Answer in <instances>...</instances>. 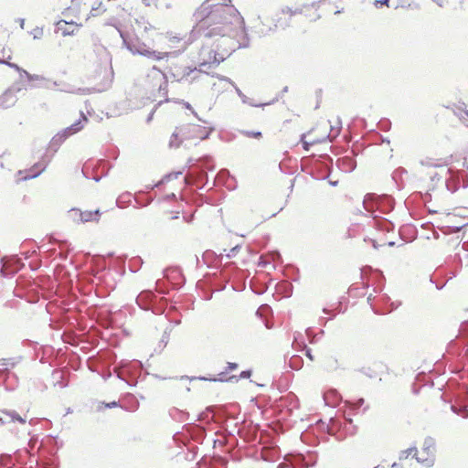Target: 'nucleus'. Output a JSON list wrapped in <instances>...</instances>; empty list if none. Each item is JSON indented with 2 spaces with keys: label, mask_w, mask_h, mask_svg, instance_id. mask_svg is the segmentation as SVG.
<instances>
[{
  "label": "nucleus",
  "mask_w": 468,
  "mask_h": 468,
  "mask_svg": "<svg viewBox=\"0 0 468 468\" xmlns=\"http://www.w3.org/2000/svg\"><path fill=\"white\" fill-rule=\"evenodd\" d=\"M231 0H207L194 13L193 37H226L234 32Z\"/></svg>",
  "instance_id": "nucleus-1"
},
{
  "label": "nucleus",
  "mask_w": 468,
  "mask_h": 468,
  "mask_svg": "<svg viewBox=\"0 0 468 468\" xmlns=\"http://www.w3.org/2000/svg\"><path fill=\"white\" fill-rule=\"evenodd\" d=\"M234 251V248L230 249L228 253H219L217 255L212 250H207L203 253L202 259L207 263L209 261H212V263L218 265L219 270V274L221 278L224 280V282H229V286L232 290H234V281H231V274L233 271L232 262L229 261L231 258V254ZM226 283L222 286H219L217 290L220 291L225 289Z\"/></svg>",
  "instance_id": "nucleus-2"
},
{
  "label": "nucleus",
  "mask_w": 468,
  "mask_h": 468,
  "mask_svg": "<svg viewBox=\"0 0 468 468\" xmlns=\"http://www.w3.org/2000/svg\"><path fill=\"white\" fill-rule=\"evenodd\" d=\"M143 365L139 360H122L114 367L118 378L125 381L129 386H135L142 374Z\"/></svg>",
  "instance_id": "nucleus-3"
},
{
  "label": "nucleus",
  "mask_w": 468,
  "mask_h": 468,
  "mask_svg": "<svg viewBox=\"0 0 468 468\" xmlns=\"http://www.w3.org/2000/svg\"><path fill=\"white\" fill-rule=\"evenodd\" d=\"M394 199L390 196H377L373 193H368L363 199L364 208L370 213H373L376 209H378L384 214L389 213L394 208Z\"/></svg>",
  "instance_id": "nucleus-4"
},
{
  "label": "nucleus",
  "mask_w": 468,
  "mask_h": 468,
  "mask_svg": "<svg viewBox=\"0 0 468 468\" xmlns=\"http://www.w3.org/2000/svg\"><path fill=\"white\" fill-rule=\"evenodd\" d=\"M123 44L133 54H139L154 60H160L168 56L169 53H160L151 50L144 43L141 42L137 37L129 38L122 32H120Z\"/></svg>",
  "instance_id": "nucleus-5"
},
{
  "label": "nucleus",
  "mask_w": 468,
  "mask_h": 468,
  "mask_svg": "<svg viewBox=\"0 0 468 468\" xmlns=\"http://www.w3.org/2000/svg\"><path fill=\"white\" fill-rule=\"evenodd\" d=\"M224 59V54L217 53L207 47H202L198 54V70L208 73V70L216 68Z\"/></svg>",
  "instance_id": "nucleus-6"
},
{
  "label": "nucleus",
  "mask_w": 468,
  "mask_h": 468,
  "mask_svg": "<svg viewBox=\"0 0 468 468\" xmlns=\"http://www.w3.org/2000/svg\"><path fill=\"white\" fill-rule=\"evenodd\" d=\"M83 122H88V118L81 112L80 118L72 123L70 126L65 128L60 133H58L50 141L49 148L53 149L54 152H57L58 147L63 144V142L69 136L75 134L80 132L83 127Z\"/></svg>",
  "instance_id": "nucleus-7"
},
{
  "label": "nucleus",
  "mask_w": 468,
  "mask_h": 468,
  "mask_svg": "<svg viewBox=\"0 0 468 468\" xmlns=\"http://www.w3.org/2000/svg\"><path fill=\"white\" fill-rule=\"evenodd\" d=\"M136 303L144 310H152L155 314L164 313L165 308L155 303V295L152 291H143L136 297Z\"/></svg>",
  "instance_id": "nucleus-8"
},
{
  "label": "nucleus",
  "mask_w": 468,
  "mask_h": 468,
  "mask_svg": "<svg viewBox=\"0 0 468 468\" xmlns=\"http://www.w3.org/2000/svg\"><path fill=\"white\" fill-rule=\"evenodd\" d=\"M435 444L436 442L434 438L431 436L426 437L423 441L422 452L426 453L427 457H416V461L427 468L432 467L435 463Z\"/></svg>",
  "instance_id": "nucleus-9"
},
{
  "label": "nucleus",
  "mask_w": 468,
  "mask_h": 468,
  "mask_svg": "<svg viewBox=\"0 0 468 468\" xmlns=\"http://www.w3.org/2000/svg\"><path fill=\"white\" fill-rule=\"evenodd\" d=\"M197 165H192V173L196 176L197 182L207 184V174L206 170H213L214 166L211 165V160L208 156L197 160Z\"/></svg>",
  "instance_id": "nucleus-10"
},
{
  "label": "nucleus",
  "mask_w": 468,
  "mask_h": 468,
  "mask_svg": "<svg viewBox=\"0 0 468 468\" xmlns=\"http://www.w3.org/2000/svg\"><path fill=\"white\" fill-rule=\"evenodd\" d=\"M1 265L2 276L7 277L17 272L22 268L23 263L16 256H5L1 259Z\"/></svg>",
  "instance_id": "nucleus-11"
},
{
  "label": "nucleus",
  "mask_w": 468,
  "mask_h": 468,
  "mask_svg": "<svg viewBox=\"0 0 468 468\" xmlns=\"http://www.w3.org/2000/svg\"><path fill=\"white\" fill-rule=\"evenodd\" d=\"M239 26L240 32L236 31V42H238L237 48H246L250 46V37L245 27V20L240 13L236 9V26Z\"/></svg>",
  "instance_id": "nucleus-12"
},
{
  "label": "nucleus",
  "mask_w": 468,
  "mask_h": 468,
  "mask_svg": "<svg viewBox=\"0 0 468 468\" xmlns=\"http://www.w3.org/2000/svg\"><path fill=\"white\" fill-rule=\"evenodd\" d=\"M234 370V362H228V366H227V369L225 371H222V372H219L216 377H213V378H206V377H193V378H188L186 376H183L181 377V379H189V380H194V379H199V380H204V381H219V382H225V381H229L231 380L234 376H229V374Z\"/></svg>",
  "instance_id": "nucleus-13"
},
{
  "label": "nucleus",
  "mask_w": 468,
  "mask_h": 468,
  "mask_svg": "<svg viewBox=\"0 0 468 468\" xmlns=\"http://www.w3.org/2000/svg\"><path fill=\"white\" fill-rule=\"evenodd\" d=\"M183 128L185 129L186 138L196 137L200 140L207 139L213 130V128L201 127L197 124H187L183 126Z\"/></svg>",
  "instance_id": "nucleus-14"
},
{
  "label": "nucleus",
  "mask_w": 468,
  "mask_h": 468,
  "mask_svg": "<svg viewBox=\"0 0 468 468\" xmlns=\"http://www.w3.org/2000/svg\"><path fill=\"white\" fill-rule=\"evenodd\" d=\"M228 460L222 456H215L214 458L207 461L203 458L197 463V468H227Z\"/></svg>",
  "instance_id": "nucleus-15"
},
{
  "label": "nucleus",
  "mask_w": 468,
  "mask_h": 468,
  "mask_svg": "<svg viewBox=\"0 0 468 468\" xmlns=\"http://www.w3.org/2000/svg\"><path fill=\"white\" fill-rule=\"evenodd\" d=\"M21 88H11L8 89L1 97H0V105L4 108H10L17 101V97L16 95V92L20 91Z\"/></svg>",
  "instance_id": "nucleus-16"
},
{
  "label": "nucleus",
  "mask_w": 468,
  "mask_h": 468,
  "mask_svg": "<svg viewBox=\"0 0 468 468\" xmlns=\"http://www.w3.org/2000/svg\"><path fill=\"white\" fill-rule=\"evenodd\" d=\"M194 70L190 68L175 65L170 69V75L176 81L186 79Z\"/></svg>",
  "instance_id": "nucleus-17"
},
{
  "label": "nucleus",
  "mask_w": 468,
  "mask_h": 468,
  "mask_svg": "<svg viewBox=\"0 0 468 468\" xmlns=\"http://www.w3.org/2000/svg\"><path fill=\"white\" fill-rule=\"evenodd\" d=\"M59 91L74 93L80 95L90 94L94 91L93 88H75L71 84L60 81V87L58 88Z\"/></svg>",
  "instance_id": "nucleus-18"
},
{
  "label": "nucleus",
  "mask_w": 468,
  "mask_h": 468,
  "mask_svg": "<svg viewBox=\"0 0 468 468\" xmlns=\"http://www.w3.org/2000/svg\"><path fill=\"white\" fill-rule=\"evenodd\" d=\"M298 466L306 468L302 455L286 457L285 463H280L277 468H297Z\"/></svg>",
  "instance_id": "nucleus-19"
},
{
  "label": "nucleus",
  "mask_w": 468,
  "mask_h": 468,
  "mask_svg": "<svg viewBox=\"0 0 468 468\" xmlns=\"http://www.w3.org/2000/svg\"><path fill=\"white\" fill-rule=\"evenodd\" d=\"M3 419L5 424L13 423L18 421L19 423H26V419L21 417L16 410H2Z\"/></svg>",
  "instance_id": "nucleus-20"
},
{
  "label": "nucleus",
  "mask_w": 468,
  "mask_h": 468,
  "mask_svg": "<svg viewBox=\"0 0 468 468\" xmlns=\"http://www.w3.org/2000/svg\"><path fill=\"white\" fill-rule=\"evenodd\" d=\"M184 139H187L185 129L183 126L177 127L170 138L169 146L171 148H177Z\"/></svg>",
  "instance_id": "nucleus-21"
},
{
  "label": "nucleus",
  "mask_w": 468,
  "mask_h": 468,
  "mask_svg": "<svg viewBox=\"0 0 468 468\" xmlns=\"http://www.w3.org/2000/svg\"><path fill=\"white\" fill-rule=\"evenodd\" d=\"M46 167V164H35L28 171H26L27 175L23 177V179L27 180L37 177L43 171H45Z\"/></svg>",
  "instance_id": "nucleus-22"
},
{
  "label": "nucleus",
  "mask_w": 468,
  "mask_h": 468,
  "mask_svg": "<svg viewBox=\"0 0 468 468\" xmlns=\"http://www.w3.org/2000/svg\"><path fill=\"white\" fill-rule=\"evenodd\" d=\"M336 165L341 170L345 172H352L356 166V161L346 156L339 158L336 162Z\"/></svg>",
  "instance_id": "nucleus-23"
},
{
  "label": "nucleus",
  "mask_w": 468,
  "mask_h": 468,
  "mask_svg": "<svg viewBox=\"0 0 468 468\" xmlns=\"http://www.w3.org/2000/svg\"><path fill=\"white\" fill-rule=\"evenodd\" d=\"M419 164L421 166L428 167V168H440L441 171H445V166L439 162V160H435L431 157H425L419 161Z\"/></svg>",
  "instance_id": "nucleus-24"
},
{
  "label": "nucleus",
  "mask_w": 468,
  "mask_h": 468,
  "mask_svg": "<svg viewBox=\"0 0 468 468\" xmlns=\"http://www.w3.org/2000/svg\"><path fill=\"white\" fill-rule=\"evenodd\" d=\"M100 209H95L93 211H82V223L98 222L100 219Z\"/></svg>",
  "instance_id": "nucleus-25"
},
{
  "label": "nucleus",
  "mask_w": 468,
  "mask_h": 468,
  "mask_svg": "<svg viewBox=\"0 0 468 468\" xmlns=\"http://www.w3.org/2000/svg\"><path fill=\"white\" fill-rule=\"evenodd\" d=\"M324 367L330 372L337 370L340 367L338 359L334 356L327 357L324 362Z\"/></svg>",
  "instance_id": "nucleus-26"
},
{
  "label": "nucleus",
  "mask_w": 468,
  "mask_h": 468,
  "mask_svg": "<svg viewBox=\"0 0 468 468\" xmlns=\"http://www.w3.org/2000/svg\"><path fill=\"white\" fill-rule=\"evenodd\" d=\"M377 226L379 229L387 232L392 231L395 228L394 224L386 218L377 220Z\"/></svg>",
  "instance_id": "nucleus-27"
},
{
  "label": "nucleus",
  "mask_w": 468,
  "mask_h": 468,
  "mask_svg": "<svg viewBox=\"0 0 468 468\" xmlns=\"http://www.w3.org/2000/svg\"><path fill=\"white\" fill-rule=\"evenodd\" d=\"M330 127H331V132L328 134V137L330 138V140H333L334 138L338 136V134L340 133V130H341V127H342L341 119L339 117H337L336 121H335V124H331Z\"/></svg>",
  "instance_id": "nucleus-28"
},
{
  "label": "nucleus",
  "mask_w": 468,
  "mask_h": 468,
  "mask_svg": "<svg viewBox=\"0 0 468 468\" xmlns=\"http://www.w3.org/2000/svg\"><path fill=\"white\" fill-rule=\"evenodd\" d=\"M340 399V395L336 391H333L330 394L324 396V401L327 405L332 407L336 406Z\"/></svg>",
  "instance_id": "nucleus-29"
},
{
  "label": "nucleus",
  "mask_w": 468,
  "mask_h": 468,
  "mask_svg": "<svg viewBox=\"0 0 468 468\" xmlns=\"http://www.w3.org/2000/svg\"><path fill=\"white\" fill-rule=\"evenodd\" d=\"M417 448L414 446V447H410L407 450H403L399 452V461H403V460H406L408 459L410 455H413V457H418L417 456Z\"/></svg>",
  "instance_id": "nucleus-30"
},
{
  "label": "nucleus",
  "mask_w": 468,
  "mask_h": 468,
  "mask_svg": "<svg viewBox=\"0 0 468 468\" xmlns=\"http://www.w3.org/2000/svg\"><path fill=\"white\" fill-rule=\"evenodd\" d=\"M69 218L77 223H82V211L78 208H72L69 211Z\"/></svg>",
  "instance_id": "nucleus-31"
},
{
  "label": "nucleus",
  "mask_w": 468,
  "mask_h": 468,
  "mask_svg": "<svg viewBox=\"0 0 468 468\" xmlns=\"http://www.w3.org/2000/svg\"><path fill=\"white\" fill-rule=\"evenodd\" d=\"M445 186L450 192L454 193L455 191L458 190V188L460 186V181H459V179L457 181H455L454 179H452V180L445 179Z\"/></svg>",
  "instance_id": "nucleus-32"
},
{
  "label": "nucleus",
  "mask_w": 468,
  "mask_h": 468,
  "mask_svg": "<svg viewBox=\"0 0 468 468\" xmlns=\"http://www.w3.org/2000/svg\"><path fill=\"white\" fill-rule=\"evenodd\" d=\"M449 173V169L445 168V171L440 170V172H435L433 174H431V181L432 183L441 181L443 176H446Z\"/></svg>",
  "instance_id": "nucleus-33"
},
{
  "label": "nucleus",
  "mask_w": 468,
  "mask_h": 468,
  "mask_svg": "<svg viewBox=\"0 0 468 468\" xmlns=\"http://www.w3.org/2000/svg\"><path fill=\"white\" fill-rule=\"evenodd\" d=\"M236 94H238L241 98V100L244 103H249L251 106L260 107V106H264V105L269 104V103L255 104V103L251 102L250 101V99L248 97H246L238 87H236Z\"/></svg>",
  "instance_id": "nucleus-34"
},
{
  "label": "nucleus",
  "mask_w": 468,
  "mask_h": 468,
  "mask_svg": "<svg viewBox=\"0 0 468 468\" xmlns=\"http://www.w3.org/2000/svg\"><path fill=\"white\" fill-rule=\"evenodd\" d=\"M12 463V458L9 455H1L0 456V466L3 468H14V464Z\"/></svg>",
  "instance_id": "nucleus-35"
},
{
  "label": "nucleus",
  "mask_w": 468,
  "mask_h": 468,
  "mask_svg": "<svg viewBox=\"0 0 468 468\" xmlns=\"http://www.w3.org/2000/svg\"><path fill=\"white\" fill-rule=\"evenodd\" d=\"M24 76H26L28 80H45V78L41 75L30 74L27 71H24Z\"/></svg>",
  "instance_id": "nucleus-36"
},
{
  "label": "nucleus",
  "mask_w": 468,
  "mask_h": 468,
  "mask_svg": "<svg viewBox=\"0 0 468 468\" xmlns=\"http://www.w3.org/2000/svg\"><path fill=\"white\" fill-rule=\"evenodd\" d=\"M34 39H39L43 36V28L37 27L31 32Z\"/></svg>",
  "instance_id": "nucleus-37"
},
{
  "label": "nucleus",
  "mask_w": 468,
  "mask_h": 468,
  "mask_svg": "<svg viewBox=\"0 0 468 468\" xmlns=\"http://www.w3.org/2000/svg\"><path fill=\"white\" fill-rule=\"evenodd\" d=\"M241 133L245 134L248 137L253 138H261L262 136L261 132H250V131H240Z\"/></svg>",
  "instance_id": "nucleus-38"
},
{
  "label": "nucleus",
  "mask_w": 468,
  "mask_h": 468,
  "mask_svg": "<svg viewBox=\"0 0 468 468\" xmlns=\"http://www.w3.org/2000/svg\"><path fill=\"white\" fill-rule=\"evenodd\" d=\"M251 374H252L251 369H247V370L241 371L238 377L236 376V381L238 380V378H241V379L249 378H250Z\"/></svg>",
  "instance_id": "nucleus-39"
},
{
  "label": "nucleus",
  "mask_w": 468,
  "mask_h": 468,
  "mask_svg": "<svg viewBox=\"0 0 468 468\" xmlns=\"http://www.w3.org/2000/svg\"><path fill=\"white\" fill-rule=\"evenodd\" d=\"M6 66H8L9 68H12L14 69H16L17 72L20 73V75H24V71H27L26 69H22L21 67H19L17 64L16 63H12V62H6Z\"/></svg>",
  "instance_id": "nucleus-40"
},
{
  "label": "nucleus",
  "mask_w": 468,
  "mask_h": 468,
  "mask_svg": "<svg viewBox=\"0 0 468 468\" xmlns=\"http://www.w3.org/2000/svg\"><path fill=\"white\" fill-rule=\"evenodd\" d=\"M170 175L165 176L160 181H158L156 184L153 185L151 186V189L158 188L160 187L165 181H168L170 179Z\"/></svg>",
  "instance_id": "nucleus-41"
},
{
  "label": "nucleus",
  "mask_w": 468,
  "mask_h": 468,
  "mask_svg": "<svg viewBox=\"0 0 468 468\" xmlns=\"http://www.w3.org/2000/svg\"><path fill=\"white\" fill-rule=\"evenodd\" d=\"M215 444H218L220 446L229 445V439H227L225 436H222L221 438H218L215 441Z\"/></svg>",
  "instance_id": "nucleus-42"
},
{
  "label": "nucleus",
  "mask_w": 468,
  "mask_h": 468,
  "mask_svg": "<svg viewBox=\"0 0 468 468\" xmlns=\"http://www.w3.org/2000/svg\"><path fill=\"white\" fill-rule=\"evenodd\" d=\"M304 137H305V134H302L301 136V142L303 144V147L305 151H309L310 150V146L313 144L312 143H308L306 141H304Z\"/></svg>",
  "instance_id": "nucleus-43"
},
{
  "label": "nucleus",
  "mask_w": 468,
  "mask_h": 468,
  "mask_svg": "<svg viewBox=\"0 0 468 468\" xmlns=\"http://www.w3.org/2000/svg\"><path fill=\"white\" fill-rule=\"evenodd\" d=\"M388 2L389 0H376L374 2V5L377 7V8H380L382 5H388Z\"/></svg>",
  "instance_id": "nucleus-44"
},
{
  "label": "nucleus",
  "mask_w": 468,
  "mask_h": 468,
  "mask_svg": "<svg viewBox=\"0 0 468 468\" xmlns=\"http://www.w3.org/2000/svg\"><path fill=\"white\" fill-rule=\"evenodd\" d=\"M303 350H304V355L310 359V360H314V356L312 354V350L311 348H309L307 346L304 345V347H303Z\"/></svg>",
  "instance_id": "nucleus-45"
},
{
  "label": "nucleus",
  "mask_w": 468,
  "mask_h": 468,
  "mask_svg": "<svg viewBox=\"0 0 468 468\" xmlns=\"http://www.w3.org/2000/svg\"><path fill=\"white\" fill-rule=\"evenodd\" d=\"M267 290V287L264 286V285H261L259 288H253L252 291L256 293V294H262L266 292Z\"/></svg>",
  "instance_id": "nucleus-46"
},
{
  "label": "nucleus",
  "mask_w": 468,
  "mask_h": 468,
  "mask_svg": "<svg viewBox=\"0 0 468 468\" xmlns=\"http://www.w3.org/2000/svg\"><path fill=\"white\" fill-rule=\"evenodd\" d=\"M133 263H142V259L140 257H137V258H133V260L130 261V269L132 270V271L134 272L137 270H133V266H132Z\"/></svg>",
  "instance_id": "nucleus-47"
},
{
  "label": "nucleus",
  "mask_w": 468,
  "mask_h": 468,
  "mask_svg": "<svg viewBox=\"0 0 468 468\" xmlns=\"http://www.w3.org/2000/svg\"><path fill=\"white\" fill-rule=\"evenodd\" d=\"M293 10L294 9H292L290 7H283L282 8V14H289L291 16H294L295 14L293 13Z\"/></svg>",
  "instance_id": "nucleus-48"
},
{
  "label": "nucleus",
  "mask_w": 468,
  "mask_h": 468,
  "mask_svg": "<svg viewBox=\"0 0 468 468\" xmlns=\"http://www.w3.org/2000/svg\"><path fill=\"white\" fill-rule=\"evenodd\" d=\"M406 173H407V170L405 168L399 167L395 170L393 177L397 176L398 175H402V174H406Z\"/></svg>",
  "instance_id": "nucleus-49"
},
{
  "label": "nucleus",
  "mask_w": 468,
  "mask_h": 468,
  "mask_svg": "<svg viewBox=\"0 0 468 468\" xmlns=\"http://www.w3.org/2000/svg\"><path fill=\"white\" fill-rule=\"evenodd\" d=\"M135 201H136L138 204H140L142 207H146V206H148L149 204H151V203H152V201H153V197H149V198H147V199H146V203H142L138 198H135Z\"/></svg>",
  "instance_id": "nucleus-50"
},
{
  "label": "nucleus",
  "mask_w": 468,
  "mask_h": 468,
  "mask_svg": "<svg viewBox=\"0 0 468 468\" xmlns=\"http://www.w3.org/2000/svg\"><path fill=\"white\" fill-rule=\"evenodd\" d=\"M263 311H264V312H269V311H271L270 306H269V305H262V306H261V307L258 309L257 314H260V313H261V312H263Z\"/></svg>",
  "instance_id": "nucleus-51"
},
{
  "label": "nucleus",
  "mask_w": 468,
  "mask_h": 468,
  "mask_svg": "<svg viewBox=\"0 0 468 468\" xmlns=\"http://www.w3.org/2000/svg\"><path fill=\"white\" fill-rule=\"evenodd\" d=\"M307 6H310V5H303V6H301V7H297V8H295V9L293 10V13H294L295 15H297V14H302V13H303V8H304V7H307Z\"/></svg>",
  "instance_id": "nucleus-52"
},
{
  "label": "nucleus",
  "mask_w": 468,
  "mask_h": 468,
  "mask_svg": "<svg viewBox=\"0 0 468 468\" xmlns=\"http://www.w3.org/2000/svg\"><path fill=\"white\" fill-rule=\"evenodd\" d=\"M104 406H105V408L112 409V408H115V407L119 406V403L117 401H112L110 403H105Z\"/></svg>",
  "instance_id": "nucleus-53"
},
{
  "label": "nucleus",
  "mask_w": 468,
  "mask_h": 468,
  "mask_svg": "<svg viewBox=\"0 0 468 468\" xmlns=\"http://www.w3.org/2000/svg\"><path fill=\"white\" fill-rule=\"evenodd\" d=\"M123 198V196H121L119 197L117 199H116V205L119 207H124V205H122V199Z\"/></svg>",
  "instance_id": "nucleus-54"
},
{
  "label": "nucleus",
  "mask_w": 468,
  "mask_h": 468,
  "mask_svg": "<svg viewBox=\"0 0 468 468\" xmlns=\"http://www.w3.org/2000/svg\"><path fill=\"white\" fill-rule=\"evenodd\" d=\"M138 407H139V402L135 399L133 405L131 408H129V410L134 411L138 409Z\"/></svg>",
  "instance_id": "nucleus-55"
},
{
  "label": "nucleus",
  "mask_w": 468,
  "mask_h": 468,
  "mask_svg": "<svg viewBox=\"0 0 468 468\" xmlns=\"http://www.w3.org/2000/svg\"><path fill=\"white\" fill-rule=\"evenodd\" d=\"M288 26H289V23L285 22V23L282 24V23H280V20H278L277 23L274 25L275 27H282L283 28H285Z\"/></svg>",
  "instance_id": "nucleus-56"
},
{
  "label": "nucleus",
  "mask_w": 468,
  "mask_h": 468,
  "mask_svg": "<svg viewBox=\"0 0 468 468\" xmlns=\"http://www.w3.org/2000/svg\"><path fill=\"white\" fill-rule=\"evenodd\" d=\"M143 1H144L145 5L150 6L152 5H154L156 0H143Z\"/></svg>",
  "instance_id": "nucleus-57"
},
{
  "label": "nucleus",
  "mask_w": 468,
  "mask_h": 468,
  "mask_svg": "<svg viewBox=\"0 0 468 468\" xmlns=\"http://www.w3.org/2000/svg\"><path fill=\"white\" fill-rule=\"evenodd\" d=\"M286 290H287V296H290L292 293V286L291 284H287Z\"/></svg>",
  "instance_id": "nucleus-58"
},
{
  "label": "nucleus",
  "mask_w": 468,
  "mask_h": 468,
  "mask_svg": "<svg viewBox=\"0 0 468 468\" xmlns=\"http://www.w3.org/2000/svg\"><path fill=\"white\" fill-rule=\"evenodd\" d=\"M99 8H95V7H92L90 13H91V16H98L99 15V11H98Z\"/></svg>",
  "instance_id": "nucleus-59"
},
{
  "label": "nucleus",
  "mask_w": 468,
  "mask_h": 468,
  "mask_svg": "<svg viewBox=\"0 0 468 468\" xmlns=\"http://www.w3.org/2000/svg\"><path fill=\"white\" fill-rule=\"evenodd\" d=\"M154 111H152V112H150V114L148 115V117H147V119H146V122H150L152 121L153 116H154Z\"/></svg>",
  "instance_id": "nucleus-60"
},
{
  "label": "nucleus",
  "mask_w": 468,
  "mask_h": 468,
  "mask_svg": "<svg viewBox=\"0 0 468 468\" xmlns=\"http://www.w3.org/2000/svg\"><path fill=\"white\" fill-rule=\"evenodd\" d=\"M311 333H312V329L311 328L306 329V335L310 338V342L313 343V339L311 338L312 337Z\"/></svg>",
  "instance_id": "nucleus-61"
},
{
  "label": "nucleus",
  "mask_w": 468,
  "mask_h": 468,
  "mask_svg": "<svg viewBox=\"0 0 468 468\" xmlns=\"http://www.w3.org/2000/svg\"><path fill=\"white\" fill-rule=\"evenodd\" d=\"M391 468H403V466L400 463H393Z\"/></svg>",
  "instance_id": "nucleus-62"
},
{
  "label": "nucleus",
  "mask_w": 468,
  "mask_h": 468,
  "mask_svg": "<svg viewBox=\"0 0 468 468\" xmlns=\"http://www.w3.org/2000/svg\"><path fill=\"white\" fill-rule=\"evenodd\" d=\"M167 334H168V328H166L165 331V334H164L163 339H162L163 342H165L168 338Z\"/></svg>",
  "instance_id": "nucleus-63"
},
{
  "label": "nucleus",
  "mask_w": 468,
  "mask_h": 468,
  "mask_svg": "<svg viewBox=\"0 0 468 468\" xmlns=\"http://www.w3.org/2000/svg\"><path fill=\"white\" fill-rule=\"evenodd\" d=\"M437 4L440 5V6H443L444 4H445V1L444 0H436Z\"/></svg>",
  "instance_id": "nucleus-64"
}]
</instances>
